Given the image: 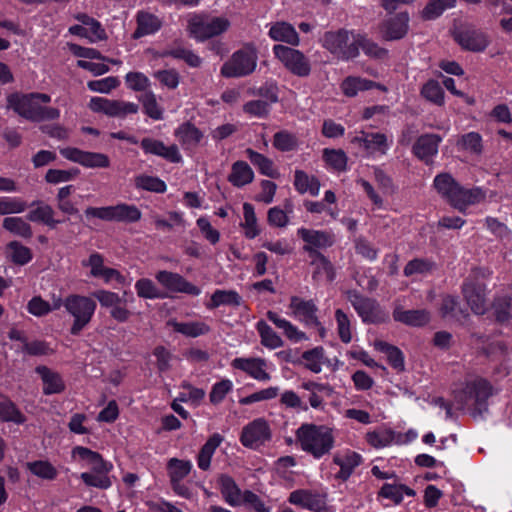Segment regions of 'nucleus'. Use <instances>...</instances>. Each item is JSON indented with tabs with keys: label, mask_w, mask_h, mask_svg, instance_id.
Returning <instances> with one entry per match:
<instances>
[{
	"label": "nucleus",
	"mask_w": 512,
	"mask_h": 512,
	"mask_svg": "<svg viewBox=\"0 0 512 512\" xmlns=\"http://www.w3.org/2000/svg\"><path fill=\"white\" fill-rule=\"evenodd\" d=\"M360 33L339 29L325 32L321 45L332 55L341 60H349L359 55Z\"/></svg>",
	"instance_id": "39448f33"
},
{
	"label": "nucleus",
	"mask_w": 512,
	"mask_h": 512,
	"mask_svg": "<svg viewBox=\"0 0 512 512\" xmlns=\"http://www.w3.org/2000/svg\"><path fill=\"white\" fill-rule=\"evenodd\" d=\"M433 183L437 192L460 212H465L469 206L478 204L486 198L481 188H464L448 173L437 175Z\"/></svg>",
	"instance_id": "f03ea898"
},
{
	"label": "nucleus",
	"mask_w": 512,
	"mask_h": 512,
	"mask_svg": "<svg viewBox=\"0 0 512 512\" xmlns=\"http://www.w3.org/2000/svg\"><path fill=\"white\" fill-rule=\"evenodd\" d=\"M60 154L67 160L78 163L85 168H108L110 159L104 153L83 151L74 147L60 149Z\"/></svg>",
	"instance_id": "a211bd4d"
},
{
	"label": "nucleus",
	"mask_w": 512,
	"mask_h": 512,
	"mask_svg": "<svg viewBox=\"0 0 512 512\" xmlns=\"http://www.w3.org/2000/svg\"><path fill=\"white\" fill-rule=\"evenodd\" d=\"M363 462L361 454L350 449L338 451L333 456V463L339 466L340 470L336 474V478L346 481L353 474L354 470Z\"/></svg>",
	"instance_id": "5701e85b"
},
{
	"label": "nucleus",
	"mask_w": 512,
	"mask_h": 512,
	"mask_svg": "<svg viewBox=\"0 0 512 512\" xmlns=\"http://www.w3.org/2000/svg\"><path fill=\"white\" fill-rule=\"evenodd\" d=\"M375 82L360 77H347L341 83L342 92L348 97H354L359 91L372 89Z\"/></svg>",
	"instance_id": "6e6d98bb"
},
{
	"label": "nucleus",
	"mask_w": 512,
	"mask_h": 512,
	"mask_svg": "<svg viewBox=\"0 0 512 512\" xmlns=\"http://www.w3.org/2000/svg\"><path fill=\"white\" fill-rule=\"evenodd\" d=\"M374 348L382 353H385L389 364L397 370L404 369V358L402 352L395 346H392L384 341H375Z\"/></svg>",
	"instance_id": "603ef678"
},
{
	"label": "nucleus",
	"mask_w": 512,
	"mask_h": 512,
	"mask_svg": "<svg viewBox=\"0 0 512 512\" xmlns=\"http://www.w3.org/2000/svg\"><path fill=\"white\" fill-rule=\"evenodd\" d=\"M310 258L312 259L311 264L315 268L313 272L314 279L325 277L328 281L334 280V266L323 254H315Z\"/></svg>",
	"instance_id": "3c124183"
},
{
	"label": "nucleus",
	"mask_w": 512,
	"mask_h": 512,
	"mask_svg": "<svg viewBox=\"0 0 512 512\" xmlns=\"http://www.w3.org/2000/svg\"><path fill=\"white\" fill-rule=\"evenodd\" d=\"M0 420L23 424L26 421V417L12 401L5 400L0 402Z\"/></svg>",
	"instance_id": "680f3d73"
},
{
	"label": "nucleus",
	"mask_w": 512,
	"mask_h": 512,
	"mask_svg": "<svg viewBox=\"0 0 512 512\" xmlns=\"http://www.w3.org/2000/svg\"><path fill=\"white\" fill-rule=\"evenodd\" d=\"M295 437L301 450L315 459L329 454L335 444L334 430L327 425L304 423L296 430Z\"/></svg>",
	"instance_id": "7ed1b4c3"
},
{
	"label": "nucleus",
	"mask_w": 512,
	"mask_h": 512,
	"mask_svg": "<svg viewBox=\"0 0 512 512\" xmlns=\"http://www.w3.org/2000/svg\"><path fill=\"white\" fill-rule=\"evenodd\" d=\"M323 159L330 169L344 171L347 166V156L344 151L338 149H324Z\"/></svg>",
	"instance_id": "e2e57ef3"
},
{
	"label": "nucleus",
	"mask_w": 512,
	"mask_h": 512,
	"mask_svg": "<svg viewBox=\"0 0 512 512\" xmlns=\"http://www.w3.org/2000/svg\"><path fill=\"white\" fill-rule=\"evenodd\" d=\"M2 225L4 229L17 236L23 238H30L32 236L31 226L21 217H6Z\"/></svg>",
	"instance_id": "bf43d9fd"
},
{
	"label": "nucleus",
	"mask_w": 512,
	"mask_h": 512,
	"mask_svg": "<svg viewBox=\"0 0 512 512\" xmlns=\"http://www.w3.org/2000/svg\"><path fill=\"white\" fill-rule=\"evenodd\" d=\"M268 35L274 41L284 42L293 47L300 44L296 29L288 22L278 21L270 24Z\"/></svg>",
	"instance_id": "cd10ccee"
},
{
	"label": "nucleus",
	"mask_w": 512,
	"mask_h": 512,
	"mask_svg": "<svg viewBox=\"0 0 512 512\" xmlns=\"http://www.w3.org/2000/svg\"><path fill=\"white\" fill-rule=\"evenodd\" d=\"M140 144L146 154L163 157L172 163H179L182 160L176 145L166 146L163 142L151 138L142 139Z\"/></svg>",
	"instance_id": "a878e982"
},
{
	"label": "nucleus",
	"mask_w": 512,
	"mask_h": 512,
	"mask_svg": "<svg viewBox=\"0 0 512 512\" xmlns=\"http://www.w3.org/2000/svg\"><path fill=\"white\" fill-rule=\"evenodd\" d=\"M453 36L463 49L472 52H482L490 43L486 33L474 28L458 29L454 31Z\"/></svg>",
	"instance_id": "412c9836"
},
{
	"label": "nucleus",
	"mask_w": 512,
	"mask_h": 512,
	"mask_svg": "<svg viewBox=\"0 0 512 512\" xmlns=\"http://www.w3.org/2000/svg\"><path fill=\"white\" fill-rule=\"evenodd\" d=\"M192 463L189 460L171 458L167 463V472L170 482H182L191 472Z\"/></svg>",
	"instance_id": "8fccbe9b"
},
{
	"label": "nucleus",
	"mask_w": 512,
	"mask_h": 512,
	"mask_svg": "<svg viewBox=\"0 0 512 512\" xmlns=\"http://www.w3.org/2000/svg\"><path fill=\"white\" fill-rule=\"evenodd\" d=\"M271 438V429L263 418H257L243 427L240 442L244 447L257 449Z\"/></svg>",
	"instance_id": "2eb2a0df"
},
{
	"label": "nucleus",
	"mask_w": 512,
	"mask_h": 512,
	"mask_svg": "<svg viewBox=\"0 0 512 512\" xmlns=\"http://www.w3.org/2000/svg\"><path fill=\"white\" fill-rule=\"evenodd\" d=\"M409 29V14L399 12L390 15L378 26V33L384 40H399L403 38Z\"/></svg>",
	"instance_id": "6ab92c4d"
},
{
	"label": "nucleus",
	"mask_w": 512,
	"mask_h": 512,
	"mask_svg": "<svg viewBox=\"0 0 512 512\" xmlns=\"http://www.w3.org/2000/svg\"><path fill=\"white\" fill-rule=\"evenodd\" d=\"M366 442L375 449H382L395 443H400L399 436L387 428H378L368 431L365 435Z\"/></svg>",
	"instance_id": "72a5a7b5"
},
{
	"label": "nucleus",
	"mask_w": 512,
	"mask_h": 512,
	"mask_svg": "<svg viewBox=\"0 0 512 512\" xmlns=\"http://www.w3.org/2000/svg\"><path fill=\"white\" fill-rule=\"evenodd\" d=\"M27 469L36 477L42 480L53 481L58 476L57 469L46 460H37L28 462L26 464Z\"/></svg>",
	"instance_id": "864d4df0"
},
{
	"label": "nucleus",
	"mask_w": 512,
	"mask_h": 512,
	"mask_svg": "<svg viewBox=\"0 0 512 512\" xmlns=\"http://www.w3.org/2000/svg\"><path fill=\"white\" fill-rule=\"evenodd\" d=\"M245 152L251 163L262 175L270 178H277L279 176V172L270 158L251 148L246 149Z\"/></svg>",
	"instance_id": "a19ab883"
},
{
	"label": "nucleus",
	"mask_w": 512,
	"mask_h": 512,
	"mask_svg": "<svg viewBox=\"0 0 512 512\" xmlns=\"http://www.w3.org/2000/svg\"><path fill=\"white\" fill-rule=\"evenodd\" d=\"M32 222H42L54 228L59 221L54 219V210L50 205L37 202V207L32 209L27 216Z\"/></svg>",
	"instance_id": "de8ad7c7"
},
{
	"label": "nucleus",
	"mask_w": 512,
	"mask_h": 512,
	"mask_svg": "<svg viewBox=\"0 0 512 512\" xmlns=\"http://www.w3.org/2000/svg\"><path fill=\"white\" fill-rule=\"evenodd\" d=\"M36 372L42 380L45 395L58 394L65 390V383L58 372L47 366L36 367Z\"/></svg>",
	"instance_id": "c756f323"
},
{
	"label": "nucleus",
	"mask_w": 512,
	"mask_h": 512,
	"mask_svg": "<svg viewBox=\"0 0 512 512\" xmlns=\"http://www.w3.org/2000/svg\"><path fill=\"white\" fill-rule=\"evenodd\" d=\"M241 505L246 506L254 512H271L272 505L269 501L261 498L259 495L251 490H244V496L241 500Z\"/></svg>",
	"instance_id": "052dcab7"
},
{
	"label": "nucleus",
	"mask_w": 512,
	"mask_h": 512,
	"mask_svg": "<svg viewBox=\"0 0 512 512\" xmlns=\"http://www.w3.org/2000/svg\"><path fill=\"white\" fill-rule=\"evenodd\" d=\"M272 50L275 58L293 75L307 77L310 74V61L302 51L282 44L274 45Z\"/></svg>",
	"instance_id": "9b49d317"
},
{
	"label": "nucleus",
	"mask_w": 512,
	"mask_h": 512,
	"mask_svg": "<svg viewBox=\"0 0 512 512\" xmlns=\"http://www.w3.org/2000/svg\"><path fill=\"white\" fill-rule=\"evenodd\" d=\"M222 441L223 437L218 433H214L202 446L197 455V465L201 470L207 471L210 468L211 459Z\"/></svg>",
	"instance_id": "4c0bfd02"
},
{
	"label": "nucleus",
	"mask_w": 512,
	"mask_h": 512,
	"mask_svg": "<svg viewBox=\"0 0 512 512\" xmlns=\"http://www.w3.org/2000/svg\"><path fill=\"white\" fill-rule=\"evenodd\" d=\"M337 334L340 340L348 344L352 341V322L347 313H345L342 309H336L334 313Z\"/></svg>",
	"instance_id": "5fc2aeb1"
},
{
	"label": "nucleus",
	"mask_w": 512,
	"mask_h": 512,
	"mask_svg": "<svg viewBox=\"0 0 512 512\" xmlns=\"http://www.w3.org/2000/svg\"><path fill=\"white\" fill-rule=\"evenodd\" d=\"M155 278L162 287L171 292L184 293L192 296H198L201 293V289L198 286L175 272L161 270L156 273Z\"/></svg>",
	"instance_id": "aec40b11"
},
{
	"label": "nucleus",
	"mask_w": 512,
	"mask_h": 512,
	"mask_svg": "<svg viewBox=\"0 0 512 512\" xmlns=\"http://www.w3.org/2000/svg\"><path fill=\"white\" fill-rule=\"evenodd\" d=\"M72 457L80 460L83 466L89 467L91 472L111 471L112 464L105 461L102 456L89 448L76 446L72 450Z\"/></svg>",
	"instance_id": "393cba45"
},
{
	"label": "nucleus",
	"mask_w": 512,
	"mask_h": 512,
	"mask_svg": "<svg viewBox=\"0 0 512 512\" xmlns=\"http://www.w3.org/2000/svg\"><path fill=\"white\" fill-rule=\"evenodd\" d=\"M241 301L242 298L236 291L217 289L211 295L210 301L206 303V308L212 310L222 305L238 307L241 305Z\"/></svg>",
	"instance_id": "79ce46f5"
},
{
	"label": "nucleus",
	"mask_w": 512,
	"mask_h": 512,
	"mask_svg": "<svg viewBox=\"0 0 512 512\" xmlns=\"http://www.w3.org/2000/svg\"><path fill=\"white\" fill-rule=\"evenodd\" d=\"M395 321L404 323L409 326H423L430 321V313L427 310H403L396 308L393 312Z\"/></svg>",
	"instance_id": "c9c22d12"
},
{
	"label": "nucleus",
	"mask_w": 512,
	"mask_h": 512,
	"mask_svg": "<svg viewBox=\"0 0 512 512\" xmlns=\"http://www.w3.org/2000/svg\"><path fill=\"white\" fill-rule=\"evenodd\" d=\"M421 95L435 105L444 104V91L441 85L435 80H429L421 89Z\"/></svg>",
	"instance_id": "338daca9"
},
{
	"label": "nucleus",
	"mask_w": 512,
	"mask_h": 512,
	"mask_svg": "<svg viewBox=\"0 0 512 512\" xmlns=\"http://www.w3.org/2000/svg\"><path fill=\"white\" fill-rule=\"evenodd\" d=\"M4 254L8 261L20 266L28 264L33 258L31 249L18 241L9 242L5 246Z\"/></svg>",
	"instance_id": "e433bc0d"
},
{
	"label": "nucleus",
	"mask_w": 512,
	"mask_h": 512,
	"mask_svg": "<svg viewBox=\"0 0 512 512\" xmlns=\"http://www.w3.org/2000/svg\"><path fill=\"white\" fill-rule=\"evenodd\" d=\"M415 494L413 489L403 484L395 485L386 483L379 491L381 497L392 500L396 505L402 502L404 495L414 497Z\"/></svg>",
	"instance_id": "c03bdc74"
},
{
	"label": "nucleus",
	"mask_w": 512,
	"mask_h": 512,
	"mask_svg": "<svg viewBox=\"0 0 512 512\" xmlns=\"http://www.w3.org/2000/svg\"><path fill=\"white\" fill-rule=\"evenodd\" d=\"M87 217H94L104 221L134 223L141 219L142 213L135 205L120 203L106 207H88L85 210Z\"/></svg>",
	"instance_id": "9d476101"
},
{
	"label": "nucleus",
	"mask_w": 512,
	"mask_h": 512,
	"mask_svg": "<svg viewBox=\"0 0 512 512\" xmlns=\"http://www.w3.org/2000/svg\"><path fill=\"white\" fill-rule=\"evenodd\" d=\"M288 502L313 512H322L327 506V494L311 489H297L289 494Z\"/></svg>",
	"instance_id": "f3484780"
},
{
	"label": "nucleus",
	"mask_w": 512,
	"mask_h": 512,
	"mask_svg": "<svg viewBox=\"0 0 512 512\" xmlns=\"http://www.w3.org/2000/svg\"><path fill=\"white\" fill-rule=\"evenodd\" d=\"M351 143L363 149L366 154L370 155H383L389 147L387 137L382 133L361 132L359 135L353 137Z\"/></svg>",
	"instance_id": "b1692460"
},
{
	"label": "nucleus",
	"mask_w": 512,
	"mask_h": 512,
	"mask_svg": "<svg viewBox=\"0 0 512 512\" xmlns=\"http://www.w3.org/2000/svg\"><path fill=\"white\" fill-rule=\"evenodd\" d=\"M175 136L185 149H193L203 139V133L193 124L186 122L175 130Z\"/></svg>",
	"instance_id": "f704fd0d"
},
{
	"label": "nucleus",
	"mask_w": 512,
	"mask_h": 512,
	"mask_svg": "<svg viewBox=\"0 0 512 512\" xmlns=\"http://www.w3.org/2000/svg\"><path fill=\"white\" fill-rule=\"evenodd\" d=\"M297 235L305 243L303 250L307 252L310 257L315 254H321L317 251L318 249H326L335 243V236L330 231L302 227L297 230Z\"/></svg>",
	"instance_id": "dca6fc26"
},
{
	"label": "nucleus",
	"mask_w": 512,
	"mask_h": 512,
	"mask_svg": "<svg viewBox=\"0 0 512 512\" xmlns=\"http://www.w3.org/2000/svg\"><path fill=\"white\" fill-rule=\"evenodd\" d=\"M256 330L260 337V343L267 349L275 350L284 346V341L265 321L256 323Z\"/></svg>",
	"instance_id": "ea45409f"
},
{
	"label": "nucleus",
	"mask_w": 512,
	"mask_h": 512,
	"mask_svg": "<svg viewBox=\"0 0 512 512\" xmlns=\"http://www.w3.org/2000/svg\"><path fill=\"white\" fill-rule=\"evenodd\" d=\"M51 97L45 93H14L8 96V108L13 109L20 116L35 122L55 120L60 116V111L54 107H46Z\"/></svg>",
	"instance_id": "f257e3e1"
},
{
	"label": "nucleus",
	"mask_w": 512,
	"mask_h": 512,
	"mask_svg": "<svg viewBox=\"0 0 512 512\" xmlns=\"http://www.w3.org/2000/svg\"><path fill=\"white\" fill-rule=\"evenodd\" d=\"M230 365L232 369L240 371L258 382H268L272 378L273 365L262 357H236Z\"/></svg>",
	"instance_id": "f8f14e48"
},
{
	"label": "nucleus",
	"mask_w": 512,
	"mask_h": 512,
	"mask_svg": "<svg viewBox=\"0 0 512 512\" xmlns=\"http://www.w3.org/2000/svg\"><path fill=\"white\" fill-rule=\"evenodd\" d=\"M295 189L301 193H309L312 196H317L320 191V183L314 176L308 175L302 170H296L294 175Z\"/></svg>",
	"instance_id": "37998d69"
},
{
	"label": "nucleus",
	"mask_w": 512,
	"mask_h": 512,
	"mask_svg": "<svg viewBox=\"0 0 512 512\" xmlns=\"http://www.w3.org/2000/svg\"><path fill=\"white\" fill-rule=\"evenodd\" d=\"M254 172L252 168L244 161H236L231 167V173L228 181L235 187H243L252 183Z\"/></svg>",
	"instance_id": "58836bf2"
},
{
	"label": "nucleus",
	"mask_w": 512,
	"mask_h": 512,
	"mask_svg": "<svg viewBox=\"0 0 512 512\" xmlns=\"http://www.w3.org/2000/svg\"><path fill=\"white\" fill-rule=\"evenodd\" d=\"M273 146L281 152L294 151L299 146L297 136L287 130L276 132L273 137Z\"/></svg>",
	"instance_id": "4d7b16f0"
},
{
	"label": "nucleus",
	"mask_w": 512,
	"mask_h": 512,
	"mask_svg": "<svg viewBox=\"0 0 512 512\" xmlns=\"http://www.w3.org/2000/svg\"><path fill=\"white\" fill-rule=\"evenodd\" d=\"M488 268L477 267L471 270L462 286V294L471 310L482 315L487 310L486 285L484 280L491 276Z\"/></svg>",
	"instance_id": "423d86ee"
},
{
	"label": "nucleus",
	"mask_w": 512,
	"mask_h": 512,
	"mask_svg": "<svg viewBox=\"0 0 512 512\" xmlns=\"http://www.w3.org/2000/svg\"><path fill=\"white\" fill-rule=\"evenodd\" d=\"M492 395L491 384L482 378L466 382L464 389L457 395L464 405L474 404L479 412L486 410V401Z\"/></svg>",
	"instance_id": "ddd939ff"
},
{
	"label": "nucleus",
	"mask_w": 512,
	"mask_h": 512,
	"mask_svg": "<svg viewBox=\"0 0 512 512\" xmlns=\"http://www.w3.org/2000/svg\"><path fill=\"white\" fill-rule=\"evenodd\" d=\"M135 290L140 298L159 299L163 298V294L151 279L141 278L135 283Z\"/></svg>",
	"instance_id": "69168bd1"
},
{
	"label": "nucleus",
	"mask_w": 512,
	"mask_h": 512,
	"mask_svg": "<svg viewBox=\"0 0 512 512\" xmlns=\"http://www.w3.org/2000/svg\"><path fill=\"white\" fill-rule=\"evenodd\" d=\"M137 29L135 37L153 34L161 27L160 20L153 14L147 12H139L137 15Z\"/></svg>",
	"instance_id": "a18cd8bd"
},
{
	"label": "nucleus",
	"mask_w": 512,
	"mask_h": 512,
	"mask_svg": "<svg viewBox=\"0 0 512 512\" xmlns=\"http://www.w3.org/2000/svg\"><path fill=\"white\" fill-rule=\"evenodd\" d=\"M304 366L313 373H320L325 363V351L321 346L307 350L302 354Z\"/></svg>",
	"instance_id": "09e8293b"
},
{
	"label": "nucleus",
	"mask_w": 512,
	"mask_h": 512,
	"mask_svg": "<svg viewBox=\"0 0 512 512\" xmlns=\"http://www.w3.org/2000/svg\"><path fill=\"white\" fill-rule=\"evenodd\" d=\"M266 100H252L244 104L243 111L252 117L263 118L269 114L270 105L278 101L275 86H271L266 94Z\"/></svg>",
	"instance_id": "7c9ffc66"
},
{
	"label": "nucleus",
	"mask_w": 512,
	"mask_h": 512,
	"mask_svg": "<svg viewBox=\"0 0 512 512\" xmlns=\"http://www.w3.org/2000/svg\"><path fill=\"white\" fill-rule=\"evenodd\" d=\"M258 49L254 43H245L233 52L222 65L220 73L225 78H241L252 74L257 67Z\"/></svg>",
	"instance_id": "0eeeda50"
},
{
	"label": "nucleus",
	"mask_w": 512,
	"mask_h": 512,
	"mask_svg": "<svg viewBox=\"0 0 512 512\" xmlns=\"http://www.w3.org/2000/svg\"><path fill=\"white\" fill-rule=\"evenodd\" d=\"M88 106L93 112L104 113L109 117L123 118L128 114L138 112V105L135 103L110 100L103 97H92Z\"/></svg>",
	"instance_id": "4468645a"
},
{
	"label": "nucleus",
	"mask_w": 512,
	"mask_h": 512,
	"mask_svg": "<svg viewBox=\"0 0 512 512\" xmlns=\"http://www.w3.org/2000/svg\"><path fill=\"white\" fill-rule=\"evenodd\" d=\"M218 484L220 492L227 504L233 507L241 506L244 491L238 487L231 476L226 474L220 475L218 478Z\"/></svg>",
	"instance_id": "2f4dec72"
},
{
	"label": "nucleus",
	"mask_w": 512,
	"mask_h": 512,
	"mask_svg": "<svg viewBox=\"0 0 512 512\" xmlns=\"http://www.w3.org/2000/svg\"><path fill=\"white\" fill-rule=\"evenodd\" d=\"M232 390L233 382L230 379H222L213 384L209 394V400L213 405H218Z\"/></svg>",
	"instance_id": "774afa93"
},
{
	"label": "nucleus",
	"mask_w": 512,
	"mask_h": 512,
	"mask_svg": "<svg viewBox=\"0 0 512 512\" xmlns=\"http://www.w3.org/2000/svg\"><path fill=\"white\" fill-rule=\"evenodd\" d=\"M441 138L434 134L422 135L413 146L414 154L421 160L429 163L438 152Z\"/></svg>",
	"instance_id": "c85d7f7f"
},
{
	"label": "nucleus",
	"mask_w": 512,
	"mask_h": 512,
	"mask_svg": "<svg viewBox=\"0 0 512 512\" xmlns=\"http://www.w3.org/2000/svg\"><path fill=\"white\" fill-rule=\"evenodd\" d=\"M348 300L363 322L375 323L382 319V312L375 300L363 297L355 292L348 294Z\"/></svg>",
	"instance_id": "4be33fe9"
},
{
	"label": "nucleus",
	"mask_w": 512,
	"mask_h": 512,
	"mask_svg": "<svg viewBox=\"0 0 512 512\" xmlns=\"http://www.w3.org/2000/svg\"><path fill=\"white\" fill-rule=\"evenodd\" d=\"M243 222L240 224L244 230V235L248 239H254L260 234L256 214L252 204L246 202L243 204Z\"/></svg>",
	"instance_id": "49530a36"
},
{
	"label": "nucleus",
	"mask_w": 512,
	"mask_h": 512,
	"mask_svg": "<svg viewBox=\"0 0 512 512\" xmlns=\"http://www.w3.org/2000/svg\"><path fill=\"white\" fill-rule=\"evenodd\" d=\"M290 315L306 327L315 328L321 339L327 335V330L318 317V306L313 299L292 296L289 302Z\"/></svg>",
	"instance_id": "1a4fd4ad"
},
{
	"label": "nucleus",
	"mask_w": 512,
	"mask_h": 512,
	"mask_svg": "<svg viewBox=\"0 0 512 512\" xmlns=\"http://www.w3.org/2000/svg\"><path fill=\"white\" fill-rule=\"evenodd\" d=\"M455 2V0H429L421 12V17L424 20H434L446 9L454 7Z\"/></svg>",
	"instance_id": "13d9d810"
},
{
	"label": "nucleus",
	"mask_w": 512,
	"mask_h": 512,
	"mask_svg": "<svg viewBox=\"0 0 512 512\" xmlns=\"http://www.w3.org/2000/svg\"><path fill=\"white\" fill-rule=\"evenodd\" d=\"M167 325L171 327L173 331L189 338H196L202 335H206L210 332V326L199 320L178 322L175 319H170L167 322Z\"/></svg>",
	"instance_id": "473e14b6"
},
{
	"label": "nucleus",
	"mask_w": 512,
	"mask_h": 512,
	"mask_svg": "<svg viewBox=\"0 0 512 512\" xmlns=\"http://www.w3.org/2000/svg\"><path fill=\"white\" fill-rule=\"evenodd\" d=\"M266 316L269 321H271L277 328L283 331L284 336L289 341L293 343H299L308 340V336L304 331L300 330L291 321L281 317L278 313L274 311H268Z\"/></svg>",
	"instance_id": "bb28decb"
},
{
	"label": "nucleus",
	"mask_w": 512,
	"mask_h": 512,
	"mask_svg": "<svg viewBox=\"0 0 512 512\" xmlns=\"http://www.w3.org/2000/svg\"><path fill=\"white\" fill-rule=\"evenodd\" d=\"M64 307L74 319L70 332L78 335L91 321L97 305L90 297L71 294L64 299Z\"/></svg>",
	"instance_id": "6e6552de"
},
{
	"label": "nucleus",
	"mask_w": 512,
	"mask_h": 512,
	"mask_svg": "<svg viewBox=\"0 0 512 512\" xmlns=\"http://www.w3.org/2000/svg\"><path fill=\"white\" fill-rule=\"evenodd\" d=\"M109 472L110 471L83 472L80 475V478L89 487L107 489L112 485V482L108 477Z\"/></svg>",
	"instance_id": "0e129e2a"
},
{
	"label": "nucleus",
	"mask_w": 512,
	"mask_h": 512,
	"mask_svg": "<svg viewBox=\"0 0 512 512\" xmlns=\"http://www.w3.org/2000/svg\"><path fill=\"white\" fill-rule=\"evenodd\" d=\"M231 22L224 16H213L208 13H194L189 16L187 31L198 42L217 37L227 32Z\"/></svg>",
	"instance_id": "20e7f679"
}]
</instances>
